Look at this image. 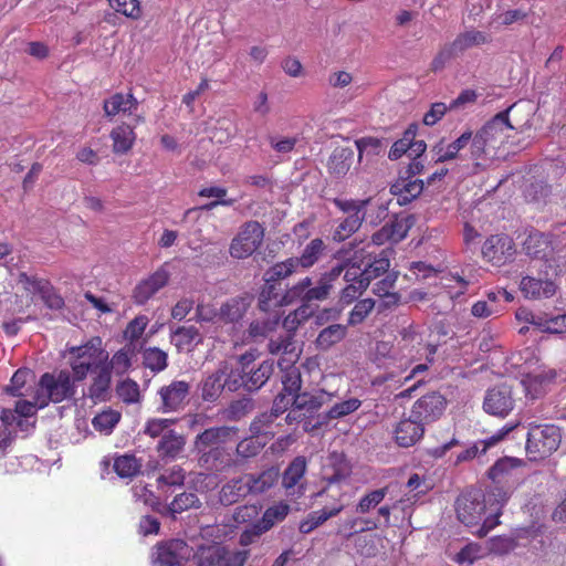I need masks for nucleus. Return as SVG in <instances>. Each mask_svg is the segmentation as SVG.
<instances>
[{
	"mask_svg": "<svg viewBox=\"0 0 566 566\" xmlns=\"http://www.w3.org/2000/svg\"><path fill=\"white\" fill-rule=\"evenodd\" d=\"M114 471L122 479L136 476L142 469V462L132 454H123L114 460Z\"/></svg>",
	"mask_w": 566,
	"mask_h": 566,
	"instance_id": "obj_47",
	"label": "nucleus"
},
{
	"mask_svg": "<svg viewBox=\"0 0 566 566\" xmlns=\"http://www.w3.org/2000/svg\"><path fill=\"white\" fill-rule=\"evenodd\" d=\"M259 437L251 434V437L242 439L235 447V458L238 467L249 459L255 458L264 448L265 442H261Z\"/></svg>",
	"mask_w": 566,
	"mask_h": 566,
	"instance_id": "obj_44",
	"label": "nucleus"
},
{
	"mask_svg": "<svg viewBox=\"0 0 566 566\" xmlns=\"http://www.w3.org/2000/svg\"><path fill=\"white\" fill-rule=\"evenodd\" d=\"M170 342L178 352H191L197 345L202 343V336L196 326L184 325L171 329Z\"/></svg>",
	"mask_w": 566,
	"mask_h": 566,
	"instance_id": "obj_29",
	"label": "nucleus"
},
{
	"mask_svg": "<svg viewBox=\"0 0 566 566\" xmlns=\"http://www.w3.org/2000/svg\"><path fill=\"white\" fill-rule=\"evenodd\" d=\"M223 390H227V388L223 386V381L217 369L203 377L200 382V396L203 401H217Z\"/></svg>",
	"mask_w": 566,
	"mask_h": 566,
	"instance_id": "obj_36",
	"label": "nucleus"
},
{
	"mask_svg": "<svg viewBox=\"0 0 566 566\" xmlns=\"http://www.w3.org/2000/svg\"><path fill=\"white\" fill-rule=\"evenodd\" d=\"M280 306H284L283 292L280 284L265 282L259 295V308L263 312H269Z\"/></svg>",
	"mask_w": 566,
	"mask_h": 566,
	"instance_id": "obj_37",
	"label": "nucleus"
},
{
	"mask_svg": "<svg viewBox=\"0 0 566 566\" xmlns=\"http://www.w3.org/2000/svg\"><path fill=\"white\" fill-rule=\"evenodd\" d=\"M289 512L290 506L282 502L268 507L263 513L262 518L259 521V524L261 525V531L268 532L277 522L283 521L287 516Z\"/></svg>",
	"mask_w": 566,
	"mask_h": 566,
	"instance_id": "obj_56",
	"label": "nucleus"
},
{
	"mask_svg": "<svg viewBox=\"0 0 566 566\" xmlns=\"http://www.w3.org/2000/svg\"><path fill=\"white\" fill-rule=\"evenodd\" d=\"M199 454V464L201 468L213 472H226L231 468L238 467V460H234L229 450L222 446L210 448Z\"/></svg>",
	"mask_w": 566,
	"mask_h": 566,
	"instance_id": "obj_17",
	"label": "nucleus"
},
{
	"mask_svg": "<svg viewBox=\"0 0 566 566\" xmlns=\"http://www.w3.org/2000/svg\"><path fill=\"white\" fill-rule=\"evenodd\" d=\"M455 507L459 521L467 526H474L482 520L486 504L480 491H472L460 495Z\"/></svg>",
	"mask_w": 566,
	"mask_h": 566,
	"instance_id": "obj_9",
	"label": "nucleus"
},
{
	"mask_svg": "<svg viewBox=\"0 0 566 566\" xmlns=\"http://www.w3.org/2000/svg\"><path fill=\"white\" fill-rule=\"evenodd\" d=\"M447 399L438 391H431L420 397L411 407L410 413L424 426L430 424L443 415Z\"/></svg>",
	"mask_w": 566,
	"mask_h": 566,
	"instance_id": "obj_7",
	"label": "nucleus"
},
{
	"mask_svg": "<svg viewBox=\"0 0 566 566\" xmlns=\"http://www.w3.org/2000/svg\"><path fill=\"white\" fill-rule=\"evenodd\" d=\"M366 214H356L347 216L344 220L339 222L336 227L333 239L337 242H342L354 234L361 227L363 221L365 220Z\"/></svg>",
	"mask_w": 566,
	"mask_h": 566,
	"instance_id": "obj_52",
	"label": "nucleus"
},
{
	"mask_svg": "<svg viewBox=\"0 0 566 566\" xmlns=\"http://www.w3.org/2000/svg\"><path fill=\"white\" fill-rule=\"evenodd\" d=\"M307 461L304 455L294 458L286 467L280 478L285 495L293 499H300L306 491L305 473Z\"/></svg>",
	"mask_w": 566,
	"mask_h": 566,
	"instance_id": "obj_8",
	"label": "nucleus"
},
{
	"mask_svg": "<svg viewBox=\"0 0 566 566\" xmlns=\"http://www.w3.org/2000/svg\"><path fill=\"white\" fill-rule=\"evenodd\" d=\"M375 307L373 298L359 300L348 314V325L356 326L364 322V319L371 313Z\"/></svg>",
	"mask_w": 566,
	"mask_h": 566,
	"instance_id": "obj_64",
	"label": "nucleus"
},
{
	"mask_svg": "<svg viewBox=\"0 0 566 566\" xmlns=\"http://www.w3.org/2000/svg\"><path fill=\"white\" fill-rule=\"evenodd\" d=\"M514 127L509 122L506 112H501L488 122L479 132L485 139L486 145L495 153L509 138V132Z\"/></svg>",
	"mask_w": 566,
	"mask_h": 566,
	"instance_id": "obj_12",
	"label": "nucleus"
},
{
	"mask_svg": "<svg viewBox=\"0 0 566 566\" xmlns=\"http://www.w3.org/2000/svg\"><path fill=\"white\" fill-rule=\"evenodd\" d=\"M334 397V392L324 389L314 392H301L293 399L294 410H302L310 415L319 410L325 403H328Z\"/></svg>",
	"mask_w": 566,
	"mask_h": 566,
	"instance_id": "obj_25",
	"label": "nucleus"
},
{
	"mask_svg": "<svg viewBox=\"0 0 566 566\" xmlns=\"http://www.w3.org/2000/svg\"><path fill=\"white\" fill-rule=\"evenodd\" d=\"M323 291L318 289L317 284L313 286L312 279L305 276L297 283L289 287L283 293L284 306L300 302V303H314L326 301L322 294Z\"/></svg>",
	"mask_w": 566,
	"mask_h": 566,
	"instance_id": "obj_15",
	"label": "nucleus"
},
{
	"mask_svg": "<svg viewBox=\"0 0 566 566\" xmlns=\"http://www.w3.org/2000/svg\"><path fill=\"white\" fill-rule=\"evenodd\" d=\"M515 253L513 240L506 234L491 235L482 247V255L494 265L506 263Z\"/></svg>",
	"mask_w": 566,
	"mask_h": 566,
	"instance_id": "obj_11",
	"label": "nucleus"
},
{
	"mask_svg": "<svg viewBox=\"0 0 566 566\" xmlns=\"http://www.w3.org/2000/svg\"><path fill=\"white\" fill-rule=\"evenodd\" d=\"M527 255L536 260L535 264H543L552 255L553 248L548 237L542 232H532L523 243Z\"/></svg>",
	"mask_w": 566,
	"mask_h": 566,
	"instance_id": "obj_27",
	"label": "nucleus"
},
{
	"mask_svg": "<svg viewBox=\"0 0 566 566\" xmlns=\"http://www.w3.org/2000/svg\"><path fill=\"white\" fill-rule=\"evenodd\" d=\"M169 281V272L165 269H159L149 277L142 281L134 290V298L137 304H145L159 290L167 285Z\"/></svg>",
	"mask_w": 566,
	"mask_h": 566,
	"instance_id": "obj_20",
	"label": "nucleus"
},
{
	"mask_svg": "<svg viewBox=\"0 0 566 566\" xmlns=\"http://www.w3.org/2000/svg\"><path fill=\"white\" fill-rule=\"evenodd\" d=\"M486 41L488 38L483 32L471 30L460 33L449 45L451 46L455 55H458L459 53H462L463 51L472 46L483 44Z\"/></svg>",
	"mask_w": 566,
	"mask_h": 566,
	"instance_id": "obj_46",
	"label": "nucleus"
},
{
	"mask_svg": "<svg viewBox=\"0 0 566 566\" xmlns=\"http://www.w3.org/2000/svg\"><path fill=\"white\" fill-rule=\"evenodd\" d=\"M324 249V241L319 238H315L304 248L301 256L293 258L294 263H296L300 269H308L319 260Z\"/></svg>",
	"mask_w": 566,
	"mask_h": 566,
	"instance_id": "obj_42",
	"label": "nucleus"
},
{
	"mask_svg": "<svg viewBox=\"0 0 566 566\" xmlns=\"http://www.w3.org/2000/svg\"><path fill=\"white\" fill-rule=\"evenodd\" d=\"M513 408L514 398L510 386L500 385L486 391L483 400V409L489 415L504 418Z\"/></svg>",
	"mask_w": 566,
	"mask_h": 566,
	"instance_id": "obj_10",
	"label": "nucleus"
},
{
	"mask_svg": "<svg viewBox=\"0 0 566 566\" xmlns=\"http://www.w3.org/2000/svg\"><path fill=\"white\" fill-rule=\"evenodd\" d=\"M255 408L254 400L250 397H241L230 402L224 409L223 417L227 420L237 421L249 415Z\"/></svg>",
	"mask_w": 566,
	"mask_h": 566,
	"instance_id": "obj_51",
	"label": "nucleus"
},
{
	"mask_svg": "<svg viewBox=\"0 0 566 566\" xmlns=\"http://www.w3.org/2000/svg\"><path fill=\"white\" fill-rule=\"evenodd\" d=\"M48 283V280L30 275L27 272H20L17 277V285L31 296L40 295L41 292H44L43 289Z\"/></svg>",
	"mask_w": 566,
	"mask_h": 566,
	"instance_id": "obj_57",
	"label": "nucleus"
},
{
	"mask_svg": "<svg viewBox=\"0 0 566 566\" xmlns=\"http://www.w3.org/2000/svg\"><path fill=\"white\" fill-rule=\"evenodd\" d=\"M188 545L182 539H171L156 545V566H182L188 558Z\"/></svg>",
	"mask_w": 566,
	"mask_h": 566,
	"instance_id": "obj_14",
	"label": "nucleus"
},
{
	"mask_svg": "<svg viewBox=\"0 0 566 566\" xmlns=\"http://www.w3.org/2000/svg\"><path fill=\"white\" fill-rule=\"evenodd\" d=\"M277 419L271 411L263 412L256 416L250 423L249 430L255 437L273 438V424Z\"/></svg>",
	"mask_w": 566,
	"mask_h": 566,
	"instance_id": "obj_50",
	"label": "nucleus"
},
{
	"mask_svg": "<svg viewBox=\"0 0 566 566\" xmlns=\"http://www.w3.org/2000/svg\"><path fill=\"white\" fill-rule=\"evenodd\" d=\"M120 418L122 415L119 411L108 408L97 413L93 418L92 424L95 430L103 432L105 434H109L112 433L116 424L119 422Z\"/></svg>",
	"mask_w": 566,
	"mask_h": 566,
	"instance_id": "obj_55",
	"label": "nucleus"
},
{
	"mask_svg": "<svg viewBox=\"0 0 566 566\" xmlns=\"http://www.w3.org/2000/svg\"><path fill=\"white\" fill-rule=\"evenodd\" d=\"M424 427L409 413V417L401 419L394 430L396 443L401 448L415 446L423 437Z\"/></svg>",
	"mask_w": 566,
	"mask_h": 566,
	"instance_id": "obj_18",
	"label": "nucleus"
},
{
	"mask_svg": "<svg viewBox=\"0 0 566 566\" xmlns=\"http://www.w3.org/2000/svg\"><path fill=\"white\" fill-rule=\"evenodd\" d=\"M264 228L258 221L251 220L240 227L232 239L229 253L234 259H245L252 255L262 244Z\"/></svg>",
	"mask_w": 566,
	"mask_h": 566,
	"instance_id": "obj_4",
	"label": "nucleus"
},
{
	"mask_svg": "<svg viewBox=\"0 0 566 566\" xmlns=\"http://www.w3.org/2000/svg\"><path fill=\"white\" fill-rule=\"evenodd\" d=\"M277 324L279 319L276 317L254 319L250 323L248 328L249 337L253 340L263 339L276 328Z\"/></svg>",
	"mask_w": 566,
	"mask_h": 566,
	"instance_id": "obj_59",
	"label": "nucleus"
},
{
	"mask_svg": "<svg viewBox=\"0 0 566 566\" xmlns=\"http://www.w3.org/2000/svg\"><path fill=\"white\" fill-rule=\"evenodd\" d=\"M516 424H506L503 428H501L495 434L481 440L471 447L467 448L464 451L458 454L457 457V463L471 460L476 457V454L481 451L482 453H485L488 449L499 443L501 440L505 438L514 428Z\"/></svg>",
	"mask_w": 566,
	"mask_h": 566,
	"instance_id": "obj_30",
	"label": "nucleus"
},
{
	"mask_svg": "<svg viewBox=\"0 0 566 566\" xmlns=\"http://www.w3.org/2000/svg\"><path fill=\"white\" fill-rule=\"evenodd\" d=\"M167 360V353L158 347H148L143 350V364L154 373L166 369L168 365Z\"/></svg>",
	"mask_w": 566,
	"mask_h": 566,
	"instance_id": "obj_54",
	"label": "nucleus"
},
{
	"mask_svg": "<svg viewBox=\"0 0 566 566\" xmlns=\"http://www.w3.org/2000/svg\"><path fill=\"white\" fill-rule=\"evenodd\" d=\"M40 390L36 392L39 408L46 407L50 402H62L74 397L76 389L69 370L45 373L39 381Z\"/></svg>",
	"mask_w": 566,
	"mask_h": 566,
	"instance_id": "obj_1",
	"label": "nucleus"
},
{
	"mask_svg": "<svg viewBox=\"0 0 566 566\" xmlns=\"http://www.w3.org/2000/svg\"><path fill=\"white\" fill-rule=\"evenodd\" d=\"M101 338L96 337L83 346L73 347L72 354L75 355L74 359L84 360V363H88V365L95 368L107 364L108 354L101 348Z\"/></svg>",
	"mask_w": 566,
	"mask_h": 566,
	"instance_id": "obj_24",
	"label": "nucleus"
},
{
	"mask_svg": "<svg viewBox=\"0 0 566 566\" xmlns=\"http://www.w3.org/2000/svg\"><path fill=\"white\" fill-rule=\"evenodd\" d=\"M562 441L558 427L554 424H534L527 432L526 452L530 460L537 461L555 452Z\"/></svg>",
	"mask_w": 566,
	"mask_h": 566,
	"instance_id": "obj_2",
	"label": "nucleus"
},
{
	"mask_svg": "<svg viewBox=\"0 0 566 566\" xmlns=\"http://www.w3.org/2000/svg\"><path fill=\"white\" fill-rule=\"evenodd\" d=\"M200 506L201 502L196 493L184 492L175 496V499L169 504L168 510L172 515H176L189 509H198Z\"/></svg>",
	"mask_w": 566,
	"mask_h": 566,
	"instance_id": "obj_58",
	"label": "nucleus"
},
{
	"mask_svg": "<svg viewBox=\"0 0 566 566\" xmlns=\"http://www.w3.org/2000/svg\"><path fill=\"white\" fill-rule=\"evenodd\" d=\"M509 492L502 486L495 485L492 488L486 495H483L484 503H490L494 509L491 510L490 516H488L481 526L474 532L479 537L485 536L493 527L499 524V517L501 515V509L509 500Z\"/></svg>",
	"mask_w": 566,
	"mask_h": 566,
	"instance_id": "obj_16",
	"label": "nucleus"
},
{
	"mask_svg": "<svg viewBox=\"0 0 566 566\" xmlns=\"http://www.w3.org/2000/svg\"><path fill=\"white\" fill-rule=\"evenodd\" d=\"M556 377L555 370L542 371L537 374H528L523 380L522 384L527 391V395H531L532 398H536L542 392V386L544 384L551 382Z\"/></svg>",
	"mask_w": 566,
	"mask_h": 566,
	"instance_id": "obj_53",
	"label": "nucleus"
},
{
	"mask_svg": "<svg viewBox=\"0 0 566 566\" xmlns=\"http://www.w3.org/2000/svg\"><path fill=\"white\" fill-rule=\"evenodd\" d=\"M300 268L294 263L293 258H289L285 261L275 263L264 273V282L279 283V281L297 273Z\"/></svg>",
	"mask_w": 566,
	"mask_h": 566,
	"instance_id": "obj_49",
	"label": "nucleus"
},
{
	"mask_svg": "<svg viewBox=\"0 0 566 566\" xmlns=\"http://www.w3.org/2000/svg\"><path fill=\"white\" fill-rule=\"evenodd\" d=\"M347 335V326L343 324H332L323 328L315 340L316 347L321 350H327L335 344L343 340Z\"/></svg>",
	"mask_w": 566,
	"mask_h": 566,
	"instance_id": "obj_38",
	"label": "nucleus"
},
{
	"mask_svg": "<svg viewBox=\"0 0 566 566\" xmlns=\"http://www.w3.org/2000/svg\"><path fill=\"white\" fill-rule=\"evenodd\" d=\"M217 370L228 391L235 392L241 388L245 390L244 369L237 367L231 360H222Z\"/></svg>",
	"mask_w": 566,
	"mask_h": 566,
	"instance_id": "obj_31",
	"label": "nucleus"
},
{
	"mask_svg": "<svg viewBox=\"0 0 566 566\" xmlns=\"http://www.w3.org/2000/svg\"><path fill=\"white\" fill-rule=\"evenodd\" d=\"M250 304L248 296L232 297L221 305L219 317L224 323H237L243 318Z\"/></svg>",
	"mask_w": 566,
	"mask_h": 566,
	"instance_id": "obj_34",
	"label": "nucleus"
},
{
	"mask_svg": "<svg viewBox=\"0 0 566 566\" xmlns=\"http://www.w3.org/2000/svg\"><path fill=\"white\" fill-rule=\"evenodd\" d=\"M248 482L243 474L227 481L219 491V502L223 506L233 505L247 499L250 494Z\"/></svg>",
	"mask_w": 566,
	"mask_h": 566,
	"instance_id": "obj_22",
	"label": "nucleus"
},
{
	"mask_svg": "<svg viewBox=\"0 0 566 566\" xmlns=\"http://www.w3.org/2000/svg\"><path fill=\"white\" fill-rule=\"evenodd\" d=\"M239 432V429L237 427L232 426H219V427H211L195 438V450L198 453L205 452L206 450H209L210 448L222 447L226 443L232 441Z\"/></svg>",
	"mask_w": 566,
	"mask_h": 566,
	"instance_id": "obj_13",
	"label": "nucleus"
},
{
	"mask_svg": "<svg viewBox=\"0 0 566 566\" xmlns=\"http://www.w3.org/2000/svg\"><path fill=\"white\" fill-rule=\"evenodd\" d=\"M112 374L108 364L97 368V373L92 378V384L87 389L86 396L94 402H105L111 398Z\"/></svg>",
	"mask_w": 566,
	"mask_h": 566,
	"instance_id": "obj_21",
	"label": "nucleus"
},
{
	"mask_svg": "<svg viewBox=\"0 0 566 566\" xmlns=\"http://www.w3.org/2000/svg\"><path fill=\"white\" fill-rule=\"evenodd\" d=\"M116 394L125 403L128 405L138 402L140 398L139 386L130 378L117 384Z\"/></svg>",
	"mask_w": 566,
	"mask_h": 566,
	"instance_id": "obj_63",
	"label": "nucleus"
},
{
	"mask_svg": "<svg viewBox=\"0 0 566 566\" xmlns=\"http://www.w3.org/2000/svg\"><path fill=\"white\" fill-rule=\"evenodd\" d=\"M344 509L343 502L335 501L331 506L325 505L318 511H313L300 523L298 530L302 534H310L329 518L337 516Z\"/></svg>",
	"mask_w": 566,
	"mask_h": 566,
	"instance_id": "obj_23",
	"label": "nucleus"
},
{
	"mask_svg": "<svg viewBox=\"0 0 566 566\" xmlns=\"http://www.w3.org/2000/svg\"><path fill=\"white\" fill-rule=\"evenodd\" d=\"M191 385L186 380H172L170 384L159 388L158 396L160 405L158 409L164 413L182 410L188 401Z\"/></svg>",
	"mask_w": 566,
	"mask_h": 566,
	"instance_id": "obj_6",
	"label": "nucleus"
},
{
	"mask_svg": "<svg viewBox=\"0 0 566 566\" xmlns=\"http://www.w3.org/2000/svg\"><path fill=\"white\" fill-rule=\"evenodd\" d=\"M471 140V132H464L459 138L449 144L446 149L442 144H438L433 147V151L436 153V163H444L448 160H452L458 157L460 150L467 147Z\"/></svg>",
	"mask_w": 566,
	"mask_h": 566,
	"instance_id": "obj_39",
	"label": "nucleus"
},
{
	"mask_svg": "<svg viewBox=\"0 0 566 566\" xmlns=\"http://www.w3.org/2000/svg\"><path fill=\"white\" fill-rule=\"evenodd\" d=\"M523 461L517 458L505 457L497 460L489 470V478L494 483H502L506 481L513 469L521 467Z\"/></svg>",
	"mask_w": 566,
	"mask_h": 566,
	"instance_id": "obj_45",
	"label": "nucleus"
},
{
	"mask_svg": "<svg viewBox=\"0 0 566 566\" xmlns=\"http://www.w3.org/2000/svg\"><path fill=\"white\" fill-rule=\"evenodd\" d=\"M390 260L388 251H381L378 258H376L373 262L368 263L364 270L365 283L366 287L369 286L370 282L380 277L381 275H386L390 272Z\"/></svg>",
	"mask_w": 566,
	"mask_h": 566,
	"instance_id": "obj_43",
	"label": "nucleus"
},
{
	"mask_svg": "<svg viewBox=\"0 0 566 566\" xmlns=\"http://www.w3.org/2000/svg\"><path fill=\"white\" fill-rule=\"evenodd\" d=\"M226 557V547L220 545L202 546L196 554L198 566H219Z\"/></svg>",
	"mask_w": 566,
	"mask_h": 566,
	"instance_id": "obj_48",
	"label": "nucleus"
},
{
	"mask_svg": "<svg viewBox=\"0 0 566 566\" xmlns=\"http://www.w3.org/2000/svg\"><path fill=\"white\" fill-rule=\"evenodd\" d=\"M186 439L175 430H168L157 444V452L163 459H176L184 450Z\"/></svg>",
	"mask_w": 566,
	"mask_h": 566,
	"instance_id": "obj_35",
	"label": "nucleus"
},
{
	"mask_svg": "<svg viewBox=\"0 0 566 566\" xmlns=\"http://www.w3.org/2000/svg\"><path fill=\"white\" fill-rule=\"evenodd\" d=\"M138 107V101L133 94L124 95L116 93L108 99L104 101V112L108 117H113L119 113L132 115Z\"/></svg>",
	"mask_w": 566,
	"mask_h": 566,
	"instance_id": "obj_33",
	"label": "nucleus"
},
{
	"mask_svg": "<svg viewBox=\"0 0 566 566\" xmlns=\"http://www.w3.org/2000/svg\"><path fill=\"white\" fill-rule=\"evenodd\" d=\"M282 392H285L293 398L296 395H300V390L302 387V377L298 368L290 367L286 370H284L282 375Z\"/></svg>",
	"mask_w": 566,
	"mask_h": 566,
	"instance_id": "obj_62",
	"label": "nucleus"
},
{
	"mask_svg": "<svg viewBox=\"0 0 566 566\" xmlns=\"http://www.w3.org/2000/svg\"><path fill=\"white\" fill-rule=\"evenodd\" d=\"M417 134V126L410 125L403 133V137L394 143L391 146L388 157L390 160H397L402 155H409L410 140H413Z\"/></svg>",
	"mask_w": 566,
	"mask_h": 566,
	"instance_id": "obj_61",
	"label": "nucleus"
},
{
	"mask_svg": "<svg viewBox=\"0 0 566 566\" xmlns=\"http://www.w3.org/2000/svg\"><path fill=\"white\" fill-rule=\"evenodd\" d=\"M328 467L332 473L325 476L326 485L315 496H327L334 501L343 502L345 493L336 488L352 474V464L343 453L332 452L328 457Z\"/></svg>",
	"mask_w": 566,
	"mask_h": 566,
	"instance_id": "obj_5",
	"label": "nucleus"
},
{
	"mask_svg": "<svg viewBox=\"0 0 566 566\" xmlns=\"http://www.w3.org/2000/svg\"><path fill=\"white\" fill-rule=\"evenodd\" d=\"M355 153L350 147H336L331 154L327 168L331 175L340 178L350 169Z\"/></svg>",
	"mask_w": 566,
	"mask_h": 566,
	"instance_id": "obj_32",
	"label": "nucleus"
},
{
	"mask_svg": "<svg viewBox=\"0 0 566 566\" xmlns=\"http://www.w3.org/2000/svg\"><path fill=\"white\" fill-rule=\"evenodd\" d=\"M530 270H535L537 276L528 274L524 276L520 283V289L525 297L528 298H547L555 294L556 285L551 276L556 274L554 264H532Z\"/></svg>",
	"mask_w": 566,
	"mask_h": 566,
	"instance_id": "obj_3",
	"label": "nucleus"
},
{
	"mask_svg": "<svg viewBox=\"0 0 566 566\" xmlns=\"http://www.w3.org/2000/svg\"><path fill=\"white\" fill-rule=\"evenodd\" d=\"M423 190V181L421 179H412L409 177H400L390 187V192L397 197L399 206H406L416 199Z\"/></svg>",
	"mask_w": 566,
	"mask_h": 566,
	"instance_id": "obj_26",
	"label": "nucleus"
},
{
	"mask_svg": "<svg viewBox=\"0 0 566 566\" xmlns=\"http://www.w3.org/2000/svg\"><path fill=\"white\" fill-rule=\"evenodd\" d=\"M113 140V151L115 154H126L134 144L135 133L132 126L122 124L111 132Z\"/></svg>",
	"mask_w": 566,
	"mask_h": 566,
	"instance_id": "obj_40",
	"label": "nucleus"
},
{
	"mask_svg": "<svg viewBox=\"0 0 566 566\" xmlns=\"http://www.w3.org/2000/svg\"><path fill=\"white\" fill-rule=\"evenodd\" d=\"M398 276L399 272L392 270L389 273H387L381 280L377 281L373 286V292L375 295L388 298V305L397 304L400 300L399 294L392 292L398 280Z\"/></svg>",
	"mask_w": 566,
	"mask_h": 566,
	"instance_id": "obj_41",
	"label": "nucleus"
},
{
	"mask_svg": "<svg viewBox=\"0 0 566 566\" xmlns=\"http://www.w3.org/2000/svg\"><path fill=\"white\" fill-rule=\"evenodd\" d=\"M388 489L381 488L365 494L356 505L355 512L366 514L379 505L387 494Z\"/></svg>",
	"mask_w": 566,
	"mask_h": 566,
	"instance_id": "obj_60",
	"label": "nucleus"
},
{
	"mask_svg": "<svg viewBox=\"0 0 566 566\" xmlns=\"http://www.w3.org/2000/svg\"><path fill=\"white\" fill-rule=\"evenodd\" d=\"M275 369L273 359L263 360L258 367L252 366L244 373L245 376V390L255 392L260 390L271 378Z\"/></svg>",
	"mask_w": 566,
	"mask_h": 566,
	"instance_id": "obj_28",
	"label": "nucleus"
},
{
	"mask_svg": "<svg viewBox=\"0 0 566 566\" xmlns=\"http://www.w3.org/2000/svg\"><path fill=\"white\" fill-rule=\"evenodd\" d=\"M281 473L277 467H270L258 473H243V479L247 480L250 494L253 496L262 495L273 489L279 480Z\"/></svg>",
	"mask_w": 566,
	"mask_h": 566,
	"instance_id": "obj_19",
	"label": "nucleus"
}]
</instances>
